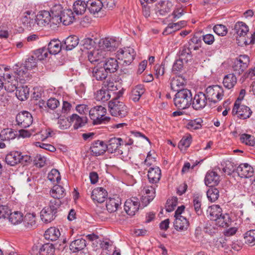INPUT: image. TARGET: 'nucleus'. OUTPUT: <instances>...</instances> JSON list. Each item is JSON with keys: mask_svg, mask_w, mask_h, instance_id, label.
Listing matches in <instances>:
<instances>
[{"mask_svg": "<svg viewBox=\"0 0 255 255\" xmlns=\"http://www.w3.org/2000/svg\"><path fill=\"white\" fill-rule=\"evenodd\" d=\"M204 180L206 185L211 187L219 184L220 176L216 172L209 171L206 173Z\"/></svg>", "mask_w": 255, "mask_h": 255, "instance_id": "21", "label": "nucleus"}, {"mask_svg": "<svg viewBox=\"0 0 255 255\" xmlns=\"http://www.w3.org/2000/svg\"><path fill=\"white\" fill-rule=\"evenodd\" d=\"M16 124L22 128L29 127L32 123L33 118L31 114L27 111L19 113L16 116Z\"/></svg>", "mask_w": 255, "mask_h": 255, "instance_id": "9", "label": "nucleus"}, {"mask_svg": "<svg viewBox=\"0 0 255 255\" xmlns=\"http://www.w3.org/2000/svg\"><path fill=\"white\" fill-rule=\"evenodd\" d=\"M64 10L61 4H55L51 8L50 13L52 15V22L53 25L58 24L59 18L62 15Z\"/></svg>", "mask_w": 255, "mask_h": 255, "instance_id": "28", "label": "nucleus"}, {"mask_svg": "<svg viewBox=\"0 0 255 255\" xmlns=\"http://www.w3.org/2000/svg\"><path fill=\"white\" fill-rule=\"evenodd\" d=\"M87 8L88 9L87 1L77 0L73 4V10L77 15L84 14Z\"/></svg>", "mask_w": 255, "mask_h": 255, "instance_id": "32", "label": "nucleus"}, {"mask_svg": "<svg viewBox=\"0 0 255 255\" xmlns=\"http://www.w3.org/2000/svg\"><path fill=\"white\" fill-rule=\"evenodd\" d=\"M107 112L106 108L102 106H97L91 109L89 111V117L93 121L94 125L105 123L109 118L105 117Z\"/></svg>", "mask_w": 255, "mask_h": 255, "instance_id": "2", "label": "nucleus"}, {"mask_svg": "<svg viewBox=\"0 0 255 255\" xmlns=\"http://www.w3.org/2000/svg\"><path fill=\"white\" fill-rule=\"evenodd\" d=\"M41 220L45 223H49L53 221L56 214L49 210L48 208L45 207L40 212Z\"/></svg>", "mask_w": 255, "mask_h": 255, "instance_id": "35", "label": "nucleus"}, {"mask_svg": "<svg viewBox=\"0 0 255 255\" xmlns=\"http://www.w3.org/2000/svg\"><path fill=\"white\" fill-rule=\"evenodd\" d=\"M222 88L219 85H213L208 87L205 94L210 103L216 104L222 99L224 96Z\"/></svg>", "mask_w": 255, "mask_h": 255, "instance_id": "4", "label": "nucleus"}, {"mask_svg": "<svg viewBox=\"0 0 255 255\" xmlns=\"http://www.w3.org/2000/svg\"><path fill=\"white\" fill-rule=\"evenodd\" d=\"M208 101L205 94L203 92H199L192 97V107L196 110L203 109L206 105Z\"/></svg>", "mask_w": 255, "mask_h": 255, "instance_id": "13", "label": "nucleus"}, {"mask_svg": "<svg viewBox=\"0 0 255 255\" xmlns=\"http://www.w3.org/2000/svg\"><path fill=\"white\" fill-rule=\"evenodd\" d=\"M88 60L93 64L98 62L102 64L105 58V51L102 49H94L88 52Z\"/></svg>", "mask_w": 255, "mask_h": 255, "instance_id": "14", "label": "nucleus"}, {"mask_svg": "<svg viewBox=\"0 0 255 255\" xmlns=\"http://www.w3.org/2000/svg\"><path fill=\"white\" fill-rule=\"evenodd\" d=\"M59 19L58 24L62 22L64 25H68L74 21L75 18L72 10L67 9L64 10Z\"/></svg>", "mask_w": 255, "mask_h": 255, "instance_id": "29", "label": "nucleus"}, {"mask_svg": "<svg viewBox=\"0 0 255 255\" xmlns=\"http://www.w3.org/2000/svg\"><path fill=\"white\" fill-rule=\"evenodd\" d=\"M108 75V73L102 64L99 63L92 69V76L97 81L105 80Z\"/></svg>", "mask_w": 255, "mask_h": 255, "instance_id": "17", "label": "nucleus"}, {"mask_svg": "<svg viewBox=\"0 0 255 255\" xmlns=\"http://www.w3.org/2000/svg\"><path fill=\"white\" fill-rule=\"evenodd\" d=\"M60 235V233L58 229L55 227H51L45 231L44 237L46 240L54 241L58 239Z\"/></svg>", "mask_w": 255, "mask_h": 255, "instance_id": "42", "label": "nucleus"}, {"mask_svg": "<svg viewBox=\"0 0 255 255\" xmlns=\"http://www.w3.org/2000/svg\"><path fill=\"white\" fill-rule=\"evenodd\" d=\"M179 58L187 63L192 59V55L190 47L186 44L180 48L178 53Z\"/></svg>", "mask_w": 255, "mask_h": 255, "instance_id": "25", "label": "nucleus"}, {"mask_svg": "<svg viewBox=\"0 0 255 255\" xmlns=\"http://www.w3.org/2000/svg\"><path fill=\"white\" fill-rule=\"evenodd\" d=\"M250 63V58L246 55H241L237 57L233 65V69L235 74H242L248 68Z\"/></svg>", "mask_w": 255, "mask_h": 255, "instance_id": "5", "label": "nucleus"}, {"mask_svg": "<svg viewBox=\"0 0 255 255\" xmlns=\"http://www.w3.org/2000/svg\"><path fill=\"white\" fill-rule=\"evenodd\" d=\"M140 206L138 199L132 197L127 200L125 203L124 209L126 212L130 216H134L138 211Z\"/></svg>", "mask_w": 255, "mask_h": 255, "instance_id": "11", "label": "nucleus"}, {"mask_svg": "<svg viewBox=\"0 0 255 255\" xmlns=\"http://www.w3.org/2000/svg\"><path fill=\"white\" fill-rule=\"evenodd\" d=\"M24 224L27 229L35 228L36 227L35 216L33 214H26L24 219Z\"/></svg>", "mask_w": 255, "mask_h": 255, "instance_id": "49", "label": "nucleus"}, {"mask_svg": "<svg viewBox=\"0 0 255 255\" xmlns=\"http://www.w3.org/2000/svg\"><path fill=\"white\" fill-rule=\"evenodd\" d=\"M186 83L185 79L181 76H176L173 77L170 82V87L174 91H179V88L183 86Z\"/></svg>", "mask_w": 255, "mask_h": 255, "instance_id": "36", "label": "nucleus"}, {"mask_svg": "<svg viewBox=\"0 0 255 255\" xmlns=\"http://www.w3.org/2000/svg\"><path fill=\"white\" fill-rule=\"evenodd\" d=\"M61 204V202L59 199H53L50 201L49 205L46 206L49 210L57 214L58 209Z\"/></svg>", "mask_w": 255, "mask_h": 255, "instance_id": "61", "label": "nucleus"}, {"mask_svg": "<svg viewBox=\"0 0 255 255\" xmlns=\"http://www.w3.org/2000/svg\"><path fill=\"white\" fill-rule=\"evenodd\" d=\"M161 170L157 167H150L148 171V179L150 183H156L161 178Z\"/></svg>", "mask_w": 255, "mask_h": 255, "instance_id": "24", "label": "nucleus"}, {"mask_svg": "<svg viewBox=\"0 0 255 255\" xmlns=\"http://www.w3.org/2000/svg\"><path fill=\"white\" fill-rule=\"evenodd\" d=\"M61 204V202L59 199H53L50 201L49 205L46 206L49 210L57 214L58 209Z\"/></svg>", "mask_w": 255, "mask_h": 255, "instance_id": "62", "label": "nucleus"}, {"mask_svg": "<svg viewBox=\"0 0 255 255\" xmlns=\"http://www.w3.org/2000/svg\"><path fill=\"white\" fill-rule=\"evenodd\" d=\"M240 104L235 103L232 112L233 115H238V117L242 119L250 118L252 113L251 110L248 107L241 105Z\"/></svg>", "mask_w": 255, "mask_h": 255, "instance_id": "10", "label": "nucleus"}, {"mask_svg": "<svg viewBox=\"0 0 255 255\" xmlns=\"http://www.w3.org/2000/svg\"><path fill=\"white\" fill-rule=\"evenodd\" d=\"M223 166V171L228 175H230L235 171L234 163L230 161H226L222 163Z\"/></svg>", "mask_w": 255, "mask_h": 255, "instance_id": "56", "label": "nucleus"}, {"mask_svg": "<svg viewBox=\"0 0 255 255\" xmlns=\"http://www.w3.org/2000/svg\"><path fill=\"white\" fill-rule=\"evenodd\" d=\"M23 215L18 211L9 213L8 216L9 221L13 225H16L21 223L23 220Z\"/></svg>", "mask_w": 255, "mask_h": 255, "instance_id": "50", "label": "nucleus"}, {"mask_svg": "<svg viewBox=\"0 0 255 255\" xmlns=\"http://www.w3.org/2000/svg\"><path fill=\"white\" fill-rule=\"evenodd\" d=\"M102 64L108 74L117 72L119 68V62L114 58H108L104 61Z\"/></svg>", "mask_w": 255, "mask_h": 255, "instance_id": "20", "label": "nucleus"}, {"mask_svg": "<svg viewBox=\"0 0 255 255\" xmlns=\"http://www.w3.org/2000/svg\"><path fill=\"white\" fill-rule=\"evenodd\" d=\"M208 198L211 202H215L219 197V191L216 188H210L207 192Z\"/></svg>", "mask_w": 255, "mask_h": 255, "instance_id": "58", "label": "nucleus"}, {"mask_svg": "<svg viewBox=\"0 0 255 255\" xmlns=\"http://www.w3.org/2000/svg\"><path fill=\"white\" fill-rule=\"evenodd\" d=\"M24 66H20L18 68L15 69L14 74L16 79L18 80L25 81L28 79V70L25 69Z\"/></svg>", "mask_w": 255, "mask_h": 255, "instance_id": "47", "label": "nucleus"}, {"mask_svg": "<svg viewBox=\"0 0 255 255\" xmlns=\"http://www.w3.org/2000/svg\"><path fill=\"white\" fill-rule=\"evenodd\" d=\"M95 43V39L87 37L83 39L81 41L80 44L84 48L86 49H90L94 46Z\"/></svg>", "mask_w": 255, "mask_h": 255, "instance_id": "63", "label": "nucleus"}, {"mask_svg": "<svg viewBox=\"0 0 255 255\" xmlns=\"http://www.w3.org/2000/svg\"><path fill=\"white\" fill-rule=\"evenodd\" d=\"M240 140L242 143H244L250 146H254L255 144V138L251 135L244 133L241 135Z\"/></svg>", "mask_w": 255, "mask_h": 255, "instance_id": "57", "label": "nucleus"}, {"mask_svg": "<svg viewBox=\"0 0 255 255\" xmlns=\"http://www.w3.org/2000/svg\"><path fill=\"white\" fill-rule=\"evenodd\" d=\"M48 51L45 47L38 49L34 51V56L37 60H42L48 56Z\"/></svg>", "mask_w": 255, "mask_h": 255, "instance_id": "55", "label": "nucleus"}, {"mask_svg": "<svg viewBox=\"0 0 255 255\" xmlns=\"http://www.w3.org/2000/svg\"><path fill=\"white\" fill-rule=\"evenodd\" d=\"M216 224L219 227H227L231 223V219L228 214H221L218 219L215 220Z\"/></svg>", "mask_w": 255, "mask_h": 255, "instance_id": "44", "label": "nucleus"}, {"mask_svg": "<svg viewBox=\"0 0 255 255\" xmlns=\"http://www.w3.org/2000/svg\"><path fill=\"white\" fill-rule=\"evenodd\" d=\"M24 68L28 70L35 68L37 66V60L34 56H30L27 58L23 64Z\"/></svg>", "mask_w": 255, "mask_h": 255, "instance_id": "53", "label": "nucleus"}, {"mask_svg": "<svg viewBox=\"0 0 255 255\" xmlns=\"http://www.w3.org/2000/svg\"><path fill=\"white\" fill-rule=\"evenodd\" d=\"M36 21L37 25L40 26H46L50 24V26L53 24L52 22V15L47 10H43L39 12L36 16Z\"/></svg>", "mask_w": 255, "mask_h": 255, "instance_id": "15", "label": "nucleus"}, {"mask_svg": "<svg viewBox=\"0 0 255 255\" xmlns=\"http://www.w3.org/2000/svg\"><path fill=\"white\" fill-rule=\"evenodd\" d=\"M109 109L113 116L123 118L126 117L128 113L127 107L124 103L115 99L109 103Z\"/></svg>", "mask_w": 255, "mask_h": 255, "instance_id": "3", "label": "nucleus"}, {"mask_svg": "<svg viewBox=\"0 0 255 255\" xmlns=\"http://www.w3.org/2000/svg\"><path fill=\"white\" fill-rule=\"evenodd\" d=\"M29 89L27 86H20L16 88L15 95L20 101H24L29 97Z\"/></svg>", "mask_w": 255, "mask_h": 255, "instance_id": "43", "label": "nucleus"}, {"mask_svg": "<svg viewBox=\"0 0 255 255\" xmlns=\"http://www.w3.org/2000/svg\"><path fill=\"white\" fill-rule=\"evenodd\" d=\"M202 196L198 194H195L193 196V205L194 211L198 216L203 214V210L201 208L202 205Z\"/></svg>", "mask_w": 255, "mask_h": 255, "instance_id": "46", "label": "nucleus"}, {"mask_svg": "<svg viewBox=\"0 0 255 255\" xmlns=\"http://www.w3.org/2000/svg\"><path fill=\"white\" fill-rule=\"evenodd\" d=\"M87 3L89 11L94 15L98 14L102 10L103 4L100 0H88Z\"/></svg>", "mask_w": 255, "mask_h": 255, "instance_id": "27", "label": "nucleus"}, {"mask_svg": "<svg viewBox=\"0 0 255 255\" xmlns=\"http://www.w3.org/2000/svg\"><path fill=\"white\" fill-rule=\"evenodd\" d=\"M235 75V73L229 74L225 76L223 83L226 88L230 89L237 83V78Z\"/></svg>", "mask_w": 255, "mask_h": 255, "instance_id": "45", "label": "nucleus"}, {"mask_svg": "<svg viewBox=\"0 0 255 255\" xmlns=\"http://www.w3.org/2000/svg\"><path fill=\"white\" fill-rule=\"evenodd\" d=\"M107 149L106 143L100 140L94 141L90 147L91 152L96 156L104 154Z\"/></svg>", "mask_w": 255, "mask_h": 255, "instance_id": "16", "label": "nucleus"}, {"mask_svg": "<svg viewBox=\"0 0 255 255\" xmlns=\"http://www.w3.org/2000/svg\"><path fill=\"white\" fill-rule=\"evenodd\" d=\"M62 44L60 41L53 39L48 43L47 50L50 54L56 55L60 52Z\"/></svg>", "mask_w": 255, "mask_h": 255, "instance_id": "33", "label": "nucleus"}, {"mask_svg": "<svg viewBox=\"0 0 255 255\" xmlns=\"http://www.w3.org/2000/svg\"><path fill=\"white\" fill-rule=\"evenodd\" d=\"M245 242L248 244L255 245V230H251L244 234Z\"/></svg>", "mask_w": 255, "mask_h": 255, "instance_id": "59", "label": "nucleus"}, {"mask_svg": "<svg viewBox=\"0 0 255 255\" xmlns=\"http://www.w3.org/2000/svg\"><path fill=\"white\" fill-rule=\"evenodd\" d=\"M79 42V40L77 36L72 35L68 37L64 42L65 49L67 51L72 50L78 45Z\"/></svg>", "mask_w": 255, "mask_h": 255, "instance_id": "39", "label": "nucleus"}, {"mask_svg": "<svg viewBox=\"0 0 255 255\" xmlns=\"http://www.w3.org/2000/svg\"><path fill=\"white\" fill-rule=\"evenodd\" d=\"M29 157L22 155L19 151H12L7 154L5 158V162L10 166H14L21 162H27Z\"/></svg>", "mask_w": 255, "mask_h": 255, "instance_id": "7", "label": "nucleus"}, {"mask_svg": "<svg viewBox=\"0 0 255 255\" xmlns=\"http://www.w3.org/2000/svg\"><path fill=\"white\" fill-rule=\"evenodd\" d=\"M110 98V92L104 88L98 91L95 94V99L98 101L105 102L108 101Z\"/></svg>", "mask_w": 255, "mask_h": 255, "instance_id": "48", "label": "nucleus"}, {"mask_svg": "<svg viewBox=\"0 0 255 255\" xmlns=\"http://www.w3.org/2000/svg\"><path fill=\"white\" fill-rule=\"evenodd\" d=\"M202 123V120L200 118L190 120L187 124L186 128L190 130L198 129L201 128Z\"/></svg>", "mask_w": 255, "mask_h": 255, "instance_id": "52", "label": "nucleus"}, {"mask_svg": "<svg viewBox=\"0 0 255 255\" xmlns=\"http://www.w3.org/2000/svg\"><path fill=\"white\" fill-rule=\"evenodd\" d=\"M55 252V248L51 244H45L43 245L39 249L40 255H53Z\"/></svg>", "mask_w": 255, "mask_h": 255, "instance_id": "51", "label": "nucleus"}, {"mask_svg": "<svg viewBox=\"0 0 255 255\" xmlns=\"http://www.w3.org/2000/svg\"><path fill=\"white\" fill-rule=\"evenodd\" d=\"M27 13L28 14L23 16L21 19V21L22 24L28 29L34 27L36 21V18L33 19L31 18L29 12H27Z\"/></svg>", "mask_w": 255, "mask_h": 255, "instance_id": "54", "label": "nucleus"}, {"mask_svg": "<svg viewBox=\"0 0 255 255\" xmlns=\"http://www.w3.org/2000/svg\"><path fill=\"white\" fill-rule=\"evenodd\" d=\"M108 196L107 191L103 187H97L94 189L91 194V198L95 201L99 203L105 201Z\"/></svg>", "mask_w": 255, "mask_h": 255, "instance_id": "19", "label": "nucleus"}, {"mask_svg": "<svg viewBox=\"0 0 255 255\" xmlns=\"http://www.w3.org/2000/svg\"><path fill=\"white\" fill-rule=\"evenodd\" d=\"M50 194L53 199L60 200L65 195V189L60 185H55L50 190Z\"/></svg>", "mask_w": 255, "mask_h": 255, "instance_id": "40", "label": "nucleus"}, {"mask_svg": "<svg viewBox=\"0 0 255 255\" xmlns=\"http://www.w3.org/2000/svg\"><path fill=\"white\" fill-rule=\"evenodd\" d=\"M144 92L145 89L143 86L137 85L131 91L130 98L134 102H137Z\"/></svg>", "mask_w": 255, "mask_h": 255, "instance_id": "38", "label": "nucleus"}, {"mask_svg": "<svg viewBox=\"0 0 255 255\" xmlns=\"http://www.w3.org/2000/svg\"><path fill=\"white\" fill-rule=\"evenodd\" d=\"M234 30L240 37H244L249 32L248 25L242 21L237 22L234 26Z\"/></svg>", "mask_w": 255, "mask_h": 255, "instance_id": "37", "label": "nucleus"}, {"mask_svg": "<svg viewBox=\"0 0 255 255\" xmlns=\"http://www.w3.org/2000/svg\"><path fill=\"white\" fill-rule=\"evenodd\" d=\"M100 44H101V49L105 51L106 50L109 51H115L119 46V42L117 41L109 38L103 39L102 42H100Z\"/></svg>", "mask_w": 255, "mask_h": 255, "instance_id": "23", "label": "nucleus"}, {"mask_svg": "<svg viewBox=\"0 0 255 255\" xmlns=\"http://www.w3.org/2000/svg\"><path fill=\"white\" fill-rule=\"evenodd\" d=\"M16 131L11 128H5L2 130L0 133V139L2 141H9L15 138Z\"/></svg>", "mask_w": 255, "mask_h": 255, "instance_id": "41", "label": "nucleus"}, {"mask_svg": "<svg viewBox=\"0 0 255 255\" xmlns=\"http://www.w3.org/2000/svg\"><path fill=\"white\" fill-rule=\"evenodd\" d=\"M86 247V240L82 238H79L71 242L70 249L73 253H77L84 249Z\"/></svg>", "mask_w": 255, "mask_h": 255, "instance_id": "34", "label": "nucleus"}, {"mask_svg": "<svg viewBox=\"0 0 255 255\" xmlns=\"http://www.w3.org/2000/svg\"><path fill=\"white\" fill-rule=\"evenodd\" d=\"M124 145V140L120 137L111 138L108 144H106L107 149L110 153H117L118 154H123V151L121 149L122 146Z\"/></svg>", "mask_w": 255, "mask_h": 255, "instance_id": "8", "label": "nucleus"}, {"mask_svg": "<svg viewBox=\"0 0 255 255\" xmlns=\"http://www.w3.org/2000/svg\"><path fill=\"white\" fill-rule=\"evenodd\" d=\"M189 222L187 219L182 216H177L174 222V229L177 231H184L187 230Z\"/></svg>", "mask_w": 255, "mask_h": 255, "instance_id": "22", "label": "nucleus"}, {"mask_svg": "<svg viewBox=\"0 0 255 255\" xmlns=\"http://www.w3.org/2000/svg\"><path fill=\"white\" fill-rule=\"evenodd\" d=\"M87 120L86 117H80L77 114H73L70 117V122L74 123L73 127L75 129L83 127L87 123Z\"/></svg>", "mask_w": 255, "mask_h": 255, "instance_id": "31", "label": "nucleus"}, {"mask_svg": "<svg viewBox=\"0 0 255 255\" xmlns=\"http://www.w3.org/2000/svg\"><path fill=\"white\" fill-rule=\"evenodd\" d=\"M135 55L133 49L130 47L125 48L117 51V56L119 60L124 61L123 64L129 65L134 59Z\"/></svg>", "mask_w": 255, "mask_h": 255, "instance_id": "6", "label": "nucleus"}, {"mask_svg": "<svg viewBox=\"0 0 255 255\" xmlns=\"http://www.w3.org/2000/svg\"><path fill=\"white\" fill-rule=\"evenodd\" d=\"M243 188L246 193L251 195L255 194V182L254 181L252 184L244 183Z\"/></svg>", "mask_w": 255, "mask_h": 255, "instance_id": "64", "label": "nucleus"}, {"mask_svg": "<svg viewBox=\"0 0 255 255\" xmlns=\"http://www.w3.org/2000/svg\"><path fill=\"white\" fill-rule=\"evenodd\" d=\"M222 213V209L218 205H213L208 207L207 210L208 217L211 220L215 221Z\"/></svg>", "mask_w": 255, "mask_h": 255, "instance_id": "26", "label": "nucleus"}, {"mask_svg": "<svg viewBox=\"0 0 255 255\" xmlns=\"http://www.w3.org/2000/svg\"><path fill=\"white\" fill-rule=\"evenodd\" d=\"M3 87L5 90L8 92L11 93L14 91L16 88L18 81L16 79V76L12 74H5L3 76Z\"/></svg>", "mask_w": 255, "mask_h": 255, "instance_id": "12", "label": "nucleus"}, {"mask_svg": "<svg viewBox=\"0 0 255 255\" xmlns=\"http://www.w3.org/2000/svg\"><path fill=\"white\" fill-rule=\"evenodd\" d=\"M253 168L248 163H242L237 168V172L241 178H249L254 174Z\"/></svg>", "mask_w": 255, "mask_h": 255, "instance_id": "18", "label": "nucleus"}, {"mask_svg": "<svg viewBox=\"0 0 255 255\" xmlns=\"http://www.w3.org/2000/svg\"><path fill=\"white\" fill-rule=\"evenodd\" d=\"M121 204V201L119 197L109 198L106 202V208L110 213L116 212Z\"/></svg>", "mask_w": 255, "mask_h": 255, "instance_id": "30", "label": "nucleus"}, {"mask_svg": "<svg viewBox=\"0 0 255 255\" xmlns=\"http://www.w3.org/2000/svg\"><path fill=\"white\" fill-rule=\"evenodd\" d=\"M192 101V92L187 89H183L178 91L174 98L175 106L180 109L188 108L191 105Z\"/></svg>", "mask_w": 255, "mask_h": 255, "instance_id": "1", "label": "nucleus"}, {"mask_svg": "<svg viewBox=\"0 0 255 255\" xmlns=\"http://www.w3.org/2000/svg\"><path fill=\"white\" fill-rule=\"evenodd\" d=\"M48 179L52 182L58 183L61 180L60 173L58 170L53 169L48 175Z\"/></svg>", "mask_w": 255, "mask_h": 255, "instance_id": "60", "label": "nucleus"}]
</instances>
